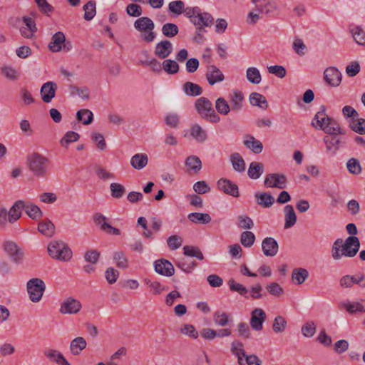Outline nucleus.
<instances>
[{
	"instance_id": "f257e3e1",
	"label": "nucleus",
	"mask_w": 365,
	"mask_h": 365,
	"mask_svg": "<svg viewBox=\"0 0 365 365\" xmlns=\"http://www.w3.org/2000/svg\"><path fill=\"white\" fill-rule=\"evenodd\" d=\"M360 248V242L357 237L349 236L345 241L336 239L331 247V257L334 260H340L343 257H354Z\"/></svg>"
},
{
	"instance_id": "f03ea898",
	"label": "nucleus",
	"mask_w": 365,
	"mask_h": 365,
	"mask_svg": "<svg viewBox=\"0 0 365 365\" xmlns=\"http://www.w3.org/2000/svg\"><path fill=\"white\" fill-rule=\"evenodd\" d=\"M135 29L140 33L141 40L146 43H150L156 37V33L153 31L155 24L148 17H140L134 22Z\"/></svg>"
},
{
	"instance_id": "7ed1b4c3",
	"label": "nucleus",
	"mask_w": 365,
	"mask_h": 365,
	"mask_svg": "<svg viewBox=\"0 0 365 365\" xmlns=\"http://www.w3.org/2000/svg\"><path fill=\"white\" fill-rule=\"evenodd\" d=\"M195 107L199 115L204 119L214 123L220 122V118L215 113L211 101L205 98H199L195 103Z\"/></svg>"
},
{
	"instance_id": "20e7f679",
	"label": "nucleus",
	"mask_w": 365,
	"mask_h": 365,
	"mask_svg": "<svg viewBox=\"0 0 365 365\" xmlns=\"http://www.w3.org/2000/svg\"><path fill=\"white\" fill-rule=\"evenodd\" d=\"M48 159L37 153L31 154L28 158L29 168L36 177H45L47 173Z\"/></svg>"
},
{
	"instance_id": "39448f33",
	"label": "nucleus",
	"mask_w": 365,
	"mask_h": 365,
	"mask_svg": "<svg viewBox=\"0 0 365 365\" xmlns=\"http://www.w3.org/2000/svg\"><path fill=\"white\" fill-rule=\"evenodd\" d=\"M49 255L61 261H68L72 257V252L63 242L54 241L48 246Z\"/></svg>"
},
{
	"instance_id": "423d86ee",
	"label": "nucleus",
	"mask_w": 365,
	"mask_h": 365,
	"mask_svg": "<svg viewBox=\"0 0 365 365\" xmlns=\"http://www.w3.org/2000/svg\"><path fill=\"white\" fill-rule=\"evenodd\" d=\"M256 10L267 17H273L278 14L279 6L275 0H252Z\"/></svg>"
},
{
	"instance_id": "0eeeda50",
	"label": "nucleus",
	"mask_w": 365,
	"mask_h": 365,
	"mask_svg": "<svg viewBox=\"0 0 365 365\" xmlns=\"http://www.w3.org/2000/svg\"><path fill=\"white\" fill-rule=\"evenodd\" d=\"M26 287L31 301L39 302L46 288L43 281L39 278H32L27 282Z\"/></svg>"
},
{
	"instance_id": "6e6552de",
	"label": "nucleus",
	"mask_w": 365,
	"mask_h": 365,
	"mask_svg": "<svg viewBox=\"0 0 365 365\" xmlns=\"http://www.w3.org/2000/svg\"><path fill=\"white\" fill-rule=\"evenodd\" d=\"M81 308L82 304L80 301L70 297L61 302L59 312L63 314H76L81 311Z\"/></svg>"
},
{
	"instance_id": "1a4fd4ad",
	"label": "nucleus",
	"mask_w": 365,
	"mask_h": 365,
	"mask_svg": "<svg viewBox=\"0 0 365 365\" xmlns=\"http://www.w3.org/2000/svg\"><path fill=\"white\" fill-rule=\"evenodd\" d=\"M3 247L12 262L16 264L22 262L24 256V252L14 242L6 241L3 245Z\"/></svg>"
},
{
	"instance_id": "9d476101",
	"label": "nucleus",
	"mask_w": 365,
	"mask_h": 365,
	"mask_svg": "<svg viewBox=\"0 0 365 365\" xmlns=\"http://www.w3.org/2000/svg\"><path fill=\"white\" fill-rule=\"evenodd\" d=\"M287 178L284 174L271 173L266 176L264 186L266 187L284 189L287 186Z\"/></svg>"
},
{
	"instance_id": "9b49d317",
	"label": "nucleus",
	"mask_w": 365,
	"mask_h": 365,
	"mask_svg": "<svg viewBox=\"0 0 365 365\" xmlns=\"http://www.w3.org/2000/svg\"><path fill=\"white\" fill-rule=\"evenodd\" d=\"M214 22V19L212 15L209 13H198L196 16L192 19V23L196 26V30L198 32V35L200 36V33L203 31V26H211Z\"/></svg>"
},
{
	"instance_id": "f8f14e48",
	"label": "nucleus",
	"mask_w": 365,
	"mask_h": 365,
	"mask_svg": "<svg viewBox=\"0 0 365 365\" xmlns=\"http://www.w3.org/2000/svg\"><path fill=\"white\" fill-rule=\"evenodd\" d=\"M266 314L262 309L255 308L251 312L250 326L256 331H261L266 320Z\"/></svg>"
},
{
	"instance_id": "ddd939ff",
	"label": "nucleus",
	"mask_w": 365,
	"mask_h": 365,
	"mask_svg": "<svg viewBox=\"0 0 365 365\" xmlns=\"http://www.w3.org/2000/svg\"><path fill=\"white\" fill-rule=\"evenodd\" d=\"M325 81L331 86H338L341 81V74L335 67H329L324 72Z\"/></svg>"
},
{
	"instance_id": "4468645a",
	"label": "nucleus",
	"mask_w": 365,
	"mask_h": 365,
	"mask_svg": "<svg viewBox=\"0 0 365 365\" xmlns=\"http://www.w3.org/2000/svg\"><path fill=\"white\" fill-rule=\"evenodd\" d=\"M154 267L155 272L161 275L171 277L174 274L173 265L165 259L156 260Z\"/></svg>"
},
{
	"instance_id": "2eb2a0df",
	"label": "nucleus",
	"mask_w": 365,
	"mask_h": 365,
	"mask_svg": "<svg viewBox=\"0 0 365 365\" xmlns=\"http://www.w3.org/2000/svg\"><path fill=\"white\" fill-rule=\"evenodd\" d=\"M57 86L55 83L48 81L43 84L41 88V96L44 103H50L55 97Z\"/></svg>"
},
{
	"instance_id": "dca6fc26",
	"label": "nucleus",
	"mask_w": 365,
	"mask_h": 365,
	"mask_svg": "<svg viewBox=\"0 0 365 365\" xmlns=\"http://www.w3.org/2000/svg\"><path fill=\"white\" fill-rule=\"evenodd\" d=\"M263 254L267 257L275 256L279 250L277 242L272 237H266L262 242Z\"/></svg>"
},
{
	"instance_id": "f3484780",
	"label": "nucleus",
	"mask_w": 365,
	"mask_h": 365,
	"mask_svg": "<svg viewBox=\"0 0 365 365\" xmlns=\"http://www.w3.org/2000/svg\"><path fill=\"white\" fill-rule=\"evenodd\" d=\"M330 120V118L325 113V108L322 107V110L317 113L312 121V125L317 129H320L325 132L327 128V123Z\"/></svg>"
},
{
	"instance_id": "a211bd4d",
	"label": "nucleus",
	"mask_w": 365,
	"mask_h": 365,
	"mask_svg": "<svg viewBox=\"0 0 365 365\" xmlns=\"http://www.w3.org/2000/svg\"><path fill=\"white\" fill-rule=\"evenodd\" d=\"M218 188L225 193L230 195L233 197L239 195L238 186L232 181L227 179H220L217 182Z\"/></svg>"
},
{
	"instance_id": "6ab92c4d",
	"label": "nucleus",
	"mask_w": 365,
	"mask_h": 365,
	"mask_svg": "<svg viewBox=\"0 0 365 365\" xmlns=\"http://www.w3.org/2000/svg\"><path fill=\"white\" fill-rule=\"evenodd\" d=\"M173 51V45L168 40L161 41L155 47L154 53L160 58H167Z\"/></svg>"
},
{
	"instance_id": "aec40b11",
	"label": "nucleus",
	"mask_w": 365,
	"mask_h": 365,
	"mask_svg": "<svg viewBox=\"0 0 365 365\" xmlns=\"http://www.w3.org/2000/svg\"><path fill=\"white\" fill-rule=\"evenodd\" d=\"M206 78L210 85L212 86L224 80V75L220 70L215 66H210L206 73Z\"/></svg>"
},
{
	"instance_id": "412c9836",
	"label": "nucleus",
	"mask_w": 365,
	"mask_h": 365,
	"mask_svg": "<svg viewBox=\"0 0 365 365\" xmlns=\"http://www.w3.org/2000/svg\"><path fill=\"white\" fill-rule=\"evenodd\" d=\"M24 207V201L18 200L10 208L9 212V222L14 223L16 222L21 216L22 210Z\"/></svg>"
},
{
	"instance_id": "4be33fe9",
	"label": "nucleus",
	"mask_w": 365,
	"mask_h": 365,
	"mask_svg": "<svg viewBox=\"0 0 365 365\" xmlns=\"http://www.w3.org/2000/svg\"><path fill=\"white\" fill-rule=\"evenodd\" d=\"M66 42V37L63 32L56 33L51 38L48 48L52 52H58L61 50L63 44Z\"/></svg>"
},
{
	"instance_id": "5701e85b",
	"label": "nucleus",
	"mask_w": 365,
	"mask_h": 365,
	"mask_svg": "<svg viewBox=\"0 0 365 365\" xmlns=\"http://www.w3.org/2000/svg\"><path fill=\"white\" fill-rule=\"evenodd\" d=\"M244 96L240 91H235L229 96L230 108L232 112H238L242 108Z\"/></svg>"
},
{
	"instance_id": "b1692460",
	"label": "nucleus",
	"mask_w": 365,
	"mask_h": 365,
	"mask_svg": "<svg viewBox=\"0 0 365 365\" xmlns=\"http://www.w3.org/2000/svg\"><path fill=\"white\" fill-rule=\"evenodd\" d=\"M86 346L87 343L85 339L82 336H78L70 343L71 353L74 356H78L86 349Z\"/></svg>"
},
{
	"instance_id": "393cba45",
	"label": "nucleus",
	"mask_w": 365,
	"mask_h": 365,
	"mask_svg": "<svg viewBox=\"0 0 365 365\" xmlns=\"http://www.w3.org/2000/svg\"><path fill=\"white\" fill-rule=\"evenodd\" d=\"M284 211L285 219L284 228L288 229L295 225L297 222V215L292 205H286L284 208Z\"/></svg>"
},
{
	"instance_id": "a878e982",
	"label": "nucleus",
	"mask_w": 365,
	"mask_h": 365,
	"mask_svg": "<svg viewBox=\"0 0 365 365\" xmlns=\"http://www.w3.org/2000/svg\"><path fill=\"white\" fill-rule=\"evenodd\" d=\"M24 210L25 212L33 220H38L43 215L41 209L30 202H24Z\"/></svg>"
},
{
	"instance_id": "bb28decb",
	"label": "nucleus",
	"mask_w": 365,
	"mask_h": 365,
	"mask_svg": "<svg viewBox=\"0 0 365 365\" xmlns=\"http://www.w3.org/2000/svg\"><path fill=\"white\" fill-rule=\"evenodd\" d=\"M244 144L255 154L262 153L263 150L262 143L252 135H247V139L244 140Z\"/></svg>"
},
{
	"instance_id": "cd10ccee",
	"label": "nucleus",
	"mask_w": 365,
	"mask_h": 365,
	"mask_svg": "<svg viewBox=\"0 0 365 365\" xmlns=\"http://www.w3.org/2000/svg\"><path fill=\"white\" fill-rule=\"evenodd\" d=\"M38 230L43 235L51 237L55 233V226L51 220L46 219L39 222Z\"/></svg>"
},
{
	"instance_id": "c85d7f7f",
	"label": "nucleus",
	"mask_w": 365,
	"mask_h": 365,
	"mask_svg": "<svg viewBox=\"0 0 365 365\" xmlns=\"http://www.w3.org/2000/svg\"><path fill=\"white\" fill-rule=\"evenodd\" d=\"M148 162V156L143 153L135 154L130 159L131 166L136 170H141L145 168Z\"/></svg>"
},
{
	"instance_id": "c756f323",
	"label": "nucleus",
	"mask_w": 365,
	"mask_h": 365,
	"mask_svg": "<svg viewBox=\"0 0 365 365\" xmlns=\"http://www.w3.org/2000/svg\"><path fill=\"white\" fill-rule=\"evenodd\" d=\"M308 277L309 272L304 268H295L292 273V279L297 285L303 284Z\"/></svg>"
},
{
	"instance_id": "7c9ffc66",
	"label": "nucleus",
	"mask_w": 365,
	"mask_h": 365,
	"mask_svg": "<svg viewBox=\"0 0 365 365\" xmlns=\"http://www.w3.org/2000/svg\"><path fill=\"white\" fill-rule=\"evenodd\" d=\"M255 196L257 198V204L263 207H269L274 202L273 196L269 193L257 192Z\"/></svg>"
},
{
	"instance_id": "2f4dec72",
	"label": "nucleus",
	"mask_w": 365,
	"mask_h": 365,
	"mask_svg": "<svg viewBox=\"0 0 365 365\" xmlns=\"http://www.w3.org/2000/svg\"><path fill=\"white\" fill-rule=\"evenodd\" d=\"M324 141L326 144L327 151L335 154L339 150L341 141L335 135L325 136Z\"/></svg>"
},
{
	"instance_id": "473e14b6",
	"label": "nucleus",
	"mask_w": 365,
	"mask_h": 365,
	"mask_svg": "<svg viewBox=\"0 0 365 365\" xmlns=\"http://www.w3.org/2000/svg\"><path fill=\"white\" fill-rule=\"evenodd\" d=\"M264 172V166L262 163L252 162L248 168L247 175L252 179H258Z\"/></svg>"
},
{
	"instance_id": "72a5a7b5",
	"label": "nucleus",
	"mask_w": 365,
	"mask_h": 365,
	"mask_svg": "<svg viewBox=\"0 0 365 365\" xmlns=\"http://www.w3.org/2000/svg\"><path fill=\"white\" fill-rule=\"evenodd\" d=\"M250 103L251 105L258 106L263 109H267L268 107L267 100L265 97L259 93H252L250 95Z\"/></svg>"
},
{
	"instance_id": "f704fd0d",
	"label": "nucleus",
	"mask_w": 365,
	"mask_h": 365,
	"mask_svg": "<svg viewBox=\"0 0 365 365\" xmlns=\"http://www.w3.org/2000/svg\"><path fill=\"white\" fill-rule=\"evenodd\" d=\"M187 218L195 224H207L211 221V217L207 213L192 212L187 215Z\"/></svg>"
},
{
	"instance_id": "c9c22d12",
	"label": "nucleus",
	"mask_w": 365,
	"mask_h": 365,
	"mask_svg": "<svg viewBox=\"0 0 365 365\" xmlns=\"http://www.w3.org/2000/svg\"><path fill=\"white\" fill-rule=\"evenodd\" d=\"M230 160L235 170L240 173L244 172L245 170V160L238 153L232 154L230 155Z\"/></svg>"
},
{
	"instance_id": "e433bc0d",
	"label": "nucleus",
	"mask_w": 365,
	"mask_h": 365,
	"mask_svg": "<svg viewBox=\"0 0 365 365\" xmlns=\"http://www.w3.org/2000/svg\"><path fill=\"white\" fill-rule=\"evenodd\" d=\"M182 89L187 96H197L202 93V88L199 85L192 82H186L184 83Z\"/></svg>"
},
{
	"instance_id": "4c0bfd02",
	"label": "nucleus",
	"mask_w": 365,
	"mask_h": 365,
	"mask_svg": "<svg viewBox=\"0 0 365 365\" xmlns=\"http://www.w3.org/2000/svg\"><path fill=\"white\" fill-rule=\"evenodd\" d=\"M231 351L233 354L237 356L239 364L243 365L244 363L242 357L245 356V352L243 349V344L237 340L232 341Z\"/></svg>"
},
{
	"instance_id": "58836bf2",
	"label": "nucleus",
	"mask_w": 365,
	"mask_h": 365,
	"mask_svg": "<svg viewBox=\"0 0 365 365\" xmlns=\"http://www.w3.org/2000/svg\"><path fill=\"white\" fill-rule=\"evenodd\" d=\"M185 165L192 170L195 173H198L202 168L200 159L195 155H191L187 158Z\"/></svg>"
},
{
	"instance_id": "ea45409f",
	"label": "nucleus",
	"mask_w": 365,
	"mask_h": 365,
	"mask_svg": "<svg viewBox=\"0 0 365 365\" xmlns=\"http://www.w3.org/2000/svg\"><path fill=\"white\" fill-rule=\"evenodd\" d=\"M76 118L82 121L84 125H90L93 120V115L88 109H81L77 112Z\"/></svg>"
},
{
	"instance_id": "a19ab883",
	"label": "nucleus",
	"mask_w": 365,
	"mask_h": 365,
	"mask_svg": "<svg viewBox=\"0 0 365 365\" xmlns=\"http://www.w3.org/2000/svg\"><path fill=\"white\" fill-rule=\"evenodd\" d=\"M352 36L356 43L365 46V31L360 26H355L350 30Z\"/></svg>"
},
{
	"instance_id": "79ce46f5",
	"label": "nucleus",
	"mask_w": 365,
	"mask_h": 365,
	"mask_svg": "<svg viewBox=\"0 0 365 365\" xmlns=\"http://www.w3.org/2000/svg\"><path fill=\"white\" fill-rule=\"evenodd\" d=\"M190 135L198 142H204L207 138L206 131L197 124L191 127Z\"/></svg>"
},
{
	"instance_id": "37998d69",
	"label": "nucleus",
	"mask_w": 365,
	"mask_h": 365,
	"mask_svg": "<svg viewBox=\"0 0 365 365\" xmlns=\"http://www.w3.org/2000/svg\"><path fill=\"white\" fill-rule=\"evenodd\" d=\"M215 108L218 113L227 115L231 110L228 102L223 98H218L215 101Z\"/></svg>"
},
{
	"instance_id": "c03bdc74",
	"label": "nucleus",
	"mask_w": 365,
	"mask_h": 365,
	"mask_svg": "<svg viewBox=\"0 0 365 365\" xmlns=\"http://www.w3.org/2000/svg\"><path fill=\"white\" fill-rule=\"evenodd\" d=\"M327 128L325 130L326 133L329 134L330 135H336L339 134H344L341 128H340L339 124L336 120L330 118V120L327 123Z\"/></svg>"
},
{
	"instance_id": "a18cd8bd",
	"label": "nucleus",
	"mask_w": 365,
	"mask_h": 365,
	"mask_svg": "<svg viewBox=\"0 0 365 365\" xmlns=\"http://www.w3.org/2000/svg\"><path fill=\"white\" fill-rule=\"evenodd\" d=\"M349 126L353 131L360 135L365 134V120L364 118L352 119Z\"/></svg>"
},
{
	"instance_id": "49530a36",
	"label": "nucleus",
	"mask_w": 365,
	"mask_h": 365,
	"mask_svg": "<svg viewBox=\"0 0 365 365\" xmlns=\"http://www.w3.org/2000/svg\"><path fill=\"white\" fill-rule=\"evenodd\" d=\"M179 29L176 24L167 23L163 25L162 33L168 38H173L178 34Z\"/></svg>"
},
{
	"instance_id": "de8ad7c7",
	"label": "nucleus",
	"mask_w": 365,
	"mask_h": 365,
	"mask_svg": "<svg viewBox=\"0 0 365 365\" xmlns=\"http://www.w3.org/2000/svg\"><path fill=\"white\" fill-rule=\"evenodd\" d=\"M246 76L247 80L254 84H259L262 80L259 70L255 67L247 68Z\"/></svg>"
},
{
	"instance_id": "09e8293b",
	"label": "nucleus",
	"mask_w": 365,
	"mask_h": 365,
	"mask_svg": "<svg viewBox=\"0 0 365 365\" xmlns=\"http://www.w3.org/2000/svg\"><path fill=\"white\" fill-rule=\"evenodd\" d=\"M113 259L118 267L126 269L128 267V260L122 251H117L113 254Z\"/></svg>"
},
{
	"instance_id": "8fccbe9b",
	"label": "nucleus",
	"mask_w": 365,
	"mask_h": 365,
	"mask_svg": "<svg viewBox=\"0 0 365 365\" xmlns=\"http://www.w3.org/2000/svg\"><path fill=\"white\" fill-rule=\"evenodd\" d=\"M79 138L78 133L74 131H68L61 138L60 144L61 146L67 148L70 143L77 141Z\"/></svg>"
},
{
	"instance_id": "3c124183",
	"label": "nucleus",
	"mask_w": 365,
	"mask_h": 365,
	"mask_svg": "<svg viewBox=\"0 0 365 365\" xmlns=\"http://www.w3.org/2000/svg\"><path fill=\"white\" fill-rule=\"evenodd\" d=\"M255 241V235L250 231H244L240 236V242L245 247H250Z\"/></svg>"
},
{
	"instance_id": "603ef678",
	"label": "nucleus",
	"mask_w": 365,
	"mask_h": 365,
	"mask_svg": "<svg viewBox=\"0 0 365 365\" xmlns=\"http://www.w3.org/2000/svg\"><path fill=\"white\" fill-rule=\"evenodd\" d=\"M163 68L169 74H175L179 71V65L175 61L168 59L163 62Z\"/></svg>"
},
{
	"instance_id": "864d4df0",
	"label": "nucleus",
	"mask_w": 365,
	"mask_h": 365,
	"mask_svg": "<svg viewBox=\"0 0 365 365\" xmlns=\"http://www.w3.org/2000/svg\"><path fill=\"white\" fill-rule=\"evenodd\" d=\"M287 321L282 316H277L274 319L273 322V331L275 333H282L283 332L287 327Z\"/></svg>"
},
{
	"instance_id": "5fc2aeb1",
	"label": "nucleus",
	"mask_w": 365,
	"mask_h": 365,
	"mask_svg": "<svg viewBox=\"0 0 365 365\" xmlns=\"http://www.w3.org/2000/svg\"><path fill=\"white\" fill-rule=\"evenodd\" d=\"M266 289L272 296L280 297L284 294L283 288L277 282H272L266 286Z\"/></svg>"
},
{
	"instance_id": "6e6d98bb",
	"label": "nucleus",
	"mask_w": 365,
	"mask_h": 365,
	"mask_svg": "<svg viewBox=\"0 0 365 365\" xmlns=\"http://www.w3.org/2000/svg\"><path fill=\"white\" fill-rule=\"evenodd\" d=\"M184 254L186 256L195 257L197 259L202 260L204 259L203 254L200 250L197 247L185 246L183 247Z\"/></svg>"
},
{
	"instance_id": "4d7b16f0",
	"label": "nucleus",
	"mask_w": 365,
	"mask_h": 365,
	"mask_svg": "<svg viewBox=\"0 0 365 365\" xmlns=\"http://www.w3.org/2000/svg\"><path fill=\"white\" fill-rule=\"evenodd\" d=\"M1 73L6 78L11 81H16L20 76V73L15 68L10 66L2 67Z\"/></svg>"
},
{
	"instance_id": "13d9d810",
	"label": "nucleus",
	"mask_w": 365,
	"mask_h": 365,
	"mask_svg": "<svg viewBox=\"0 0 365 365\" xmlns=\"http://www.w3.org/2000/svg\"><path fill=\"white\" fill-rule=\"evenodd\" d=\"M85 11L84 19L86 21L91 20L96 15V4L95 2L90 1L83 6Z\"/></svg>"
},
{
	"instance_id": "bf43d9fd",
	"label": "nucleus",
	"mask_w": 365,
	"mask_h": 365,
	"mask_svg": "<svg viewBox=\"0 0 365 365\" xmlns=\"http://www.w3.org/2000/svg\"><path fill=\"white\" fill-rule=\"evenodd\" d=\"M228 285L232 291L237 292L242 296H245L248 292L247 289L244 285L235 282L233 279H230L228 281Z\"/></svg>"
},
{
	"instance_id": "052dcab7",
	"label": "nucleus",
	"mask_w": 365,
	"mask_h": 365,
	"mask_svg": "<svg viewBox=\"0 0 365 365\" xmlns=\"http://www.w3.org/2000/svg\"><path fill=\"white\" fill-rule=\"evenodd\" d=\"M315 332L316 325L314 322H307L302 327V333L305 337H312L314 335Z\"/></svg>"
},
{
	"instance_id": "680f3d73",
	"label": "nucleus",
	"mask_w": 365,
	"mask_h": 365,
	"mask_svg": "<svg viewBox=\"0 0 365 365\" xmlns=\"http://www.w3.org/2000/svg\"><path fill=\"white\" fill-rule=\"evenodd\" d=\"M110 188L111 191V195L115 198H120L125 192V187L119 183H111Z\"/></svg>"
},
{
	"instance_id": "e2e57ef3",
	"label": "nucleus",
	"mask_w": 365,
	"mask_h": 365,
	"mask_svg": "<svg viewBox=\"0 0 365 365\" xmlns=\"http://www.w3.org/2000/svg\"><path fill=\"white\" fill-rule=\"evenodd\" d=\"M215 323L221 327H225L228 323V316L225 312L217 311L213 316Z\"/></svg>"
},
{
	"instance_id": "0e129e2a",
	"label": "nucleus",
	"mask_w": 365,
	"mask_h": 365,
	"mask_svg": "<svg viewBox=\"0 0 365 365\" xmlns=\"http://www.w3.org/2000/svg\"><path fill=\"white\" fill-rule=\"evenodd\" d=\"M348 170L352 174H359L361 172V167L359 161L355 158H351L346 163Z\"/></svg>"
},
{
	"instance_id": "69168bd1",
	"label": "nucleus",
	"mask_w": 365,
	"mask_h": 365,
	"mask_svg": "<svg viewBox=\"0 0 365 365\" xmlns=\"http://www.w3.org/2000/svg\"><path fill=\"white\" fill-rule=\"evenodd\" d=\"M346 308L351 314L356 312H365V301L348 304L346 305Z\"/></svg>"
},
{
	"instance_id": "338daca9",
	"label": "nucleus",
	"mask_w": 365,
	"mask_h": 365,
	"mask_svg": "<svg viewBox=\"0 0 365 365\" xmlns=\"http://www.w3.org/2000/svg\"><path fill=\"white\" fill-rule=\"evenodd\" d=\"M238 225L242 229H251L254 226L252 220L247 215H240L237 217Z\"/></svg>"
},
{
	"instance_id": "774afa93",
	"label": "nucleus",
	"mask_w": 365,
	"mask_h": 365,
	"mask_svg": "<svg viewBox=\"0 0 365 365\" xmlns=\"http://www.w3.org/2000/svg\"><path fill=\"white\" fill-rule=\"evenodd\" d=\"M93 141L96 144L97 148L101 150H104L106 148V143L104 137L99 133H93L91 135Z\"/></svg>"
}]
</instances>
